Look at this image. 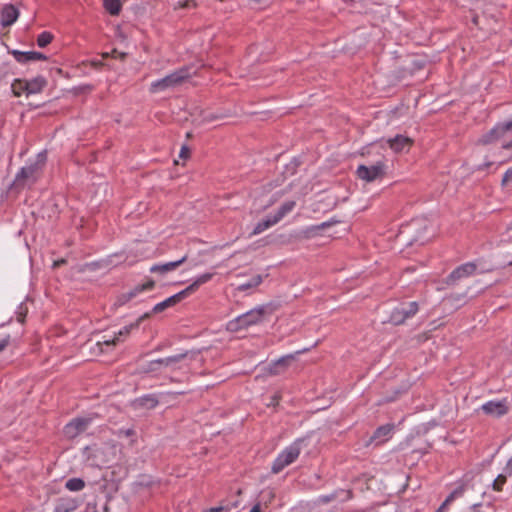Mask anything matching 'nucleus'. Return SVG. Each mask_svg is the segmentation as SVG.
Masks as SVG:
<instances>
[{
    "instance_id": "nucleus-23",
    "label": "nucleus",
    "mask_w": 512,
    "mask_h": 512,
    "mask_svg": "<svg viewBox=\"0 0 512 512\" xmlns=\"http://www.w3.org/2000/svg\"><path fill=\"white\" fill-rule=\"evenodd\" d=\"M411 388V383L409 381L401 382L399 385L391 387V395H387L385 400L387 402H393L398 399L401 395L407 393Z\"/></svg>"
},
{
    "instance_id": "nucleus-32",
    "label": "nucleus",
    "mask_w": 512,
    "mask_h": 512,
    "mask_svg": "<svg viewBox=\"0 0 512 512\" xmlns=\"http://www.w3.org/2000/svg\"><path fill=\"white\" fill-rule=\"evenodd\" d=\"M85 481L82 478H70L65 483V488L71 492H78L84 489Z\"/></svg>"
},
{
    "instance_id": "nucleus-53",
    "label": "nucleus",
    "mask_w": 512,
    "mask_h": 512,
    "mask_svg": "<svg viewBox=\"0 0 512 512\" xmlns=\"http://www.w3.org/2000/svg\"><path fill=\"white\" fill-rule=\"evenodd\" d=\"M508 229H512V222L510 223V225L508 226Z\"/></svg>"
},
{
    "instance_id": "nucleus-50",
    "label": "nucleus",
    "mask_w": 512,
    "mask_h": 512,
    "mask_svg": "<svg viewBox=\"0 0 512 512\" xmlns=\"http://www.w3.org/2000/svg\"><path fill=\"white\" fill-rule=\"evenodd\" d=\"M250 512H261L260 504L254 505Z\"/></svg>"
},
{
    "instance_id": "nucleus-25",
    "label": "nucleus",
    "mask_w": 512,
    "mask_h": 512,
    "mask_svg": "<svg viewBox=\"0 0 512 512\" xmlns=\"http://www.w3.org/2000/svg\"><path fill=\"white\" fill-rule=\"evenodd\" d=\"M134 403L141 408L153 409L159 404V401L154 394H146L137 398Z\"/></svg>"
},
{
    "instance_id": "nucleus-39",
    "label": "nucleus",
    "mask_w": 512,
    "mask_h": 512,
    "mask_svg": "<svg viewBox=\"0 0 512 512\" xmlns=\"http://www.w3.org/2000/svg\"><path fill=\"white\" fill-rule=\"evenodd\" d=\"M464 492V487L459 486L456 489H454L447 497H446V503H451L455 500L456 497L461 496Z\"/></svg>"
},
{
    "instance_id": "nucleus-11",
    "label": "nucleus",
    "mask_w": 512,
    "mask_h": 512,
    "mask_svg": "<svg viewBox=\"0 0 512 512\" xmlns=\"http://www.w3.org/2000/svg\"><path fill=\"white\" fill-rule=\"evenodd\" d=\"M509 402L507 398L501 400H490L481 406V410L489 416L500 418L509 411Z\"/></svg>"
},
{
    "instance_id": "nucleus-14",
    "label": "nucleus",
    "mask_w": 512,
    "mask_h": 512,
    "mask_svg": "<svg viewBox=\"0 0 512 512\" xmlns=\"http://www.w3.org/2000/svg\"><path fill=\"white\" fill-rule=\"evenodd\" d=\"M154 286H155V282L153 280H148L146 283L139 284V285L135 286L133 289H131L130 291L121 294L117 298L116 303L118 305H125L126 303H128L129 301H131L132 299L137 297L140 293H142L144 291L152 290L154 288Z\"/></svg>"
},
{
    "instance_id": "nucleus-24",
    "label": "nucleus",
    "mask_w": 512,
    "mask_h": 512,
    "mask_svg": "<svg viewBox=\"0 0 512 512\" xmlns=\"http://www.w3.org/2000/svg\"><path fill=\"white\" fill-rule=\"evenodd\" d=\"M214 274L207 272L197 276L193 282L184 289L187 295L195 292L201 285L209 282L213 278Z\"/></svg>"
},
{
    "instance_id": "nucleus-17",
    "label": "nucleus",
    "mask_w": 512,
    "mask_h": 512,
    "mask_svg": "<svg viewBox=\"0 0 512 512\" xmlns=\"http://www.w3.org/2000/svg\"><path fill=\"white\" fill-rule=\"evenodd\" d=\"M15 60L19 63L25 64L28 62L44 61L47 59L46 55L36 51H18L12 52Z\"/></svg>"
},
{
    "instance_id": "nucleus-20",
    "label": "nucleus",
    "mask_w": 512,
    "mask_h": 512,
    "mask_svg": "<svg viewBox=\"0 0 512 512\" xmlns=\"http://www.w3.org/2000/svg\"><path fill=\"white\" fill-rule=\"evenodd\" d=\"M187 354L188 352H184L173 356H168L165 358H159L158 363L160 364V366H162V369L169 368L172 370H176L180 368V366H177V364L180 363L183 359H185L187 357Z\"/></svg>"
},
{
    "instance_id": "nucleus-49",
    "label": "nucleus",
    "mask_w": 512,
    "mask_h": 512,
    "mask_svg": "<svg viewBox=\"0 0 512 512\" xmlns=\"http://www.w3.org/2000/svg\"><path fill=\"white\" fill-rule=\"evenodd\" d=\"M123 432L127 437L133 436L135 434V431L133 429H126Z\"/></svg>"
},
{
    "instance_id": "nucleus-13",
    "label": "nucleus",
    "mask_w": 512,
    "mask_h": 512,
    "mask_svg": "<svg viewBox=\"0 0 512 512\" xmlns=\"http://www.w3.org/2000/svg\"><path fill=\"white\" fill-rule=\"evenodd\" d=\"M308 350V348H304L302 350L295 352L294 354H287L278 358L277 360L271 363L269 368L270 373L274 375L282 373L296 359L297 355L307 352Z\"/></svg>"
},
{
    "instance_id": "nucleus-52",
    "label": "nucleus",
    "mask_w": 512,
    "mask_h": 512,
    "mask_svg": "<svg viewBox=\"0 0 512 512\" xmlns=\"http://www.w3.org/2000/svg\"><path fill=\"white\" fill-rule=\"evenodd\" d=\"M291 164H293V165H294V167H296V166L298 165V163H296V162H295V163H294V162H292Z\"/></svg>"
},
{
    "instance_id": "nucleus-54",
    "label": "nucleus",
    "mask_w": 512,
    "mask_h": 512,
    "mask_svg": "<svg viewBox=\"0 0 512 512\" xmlns=\"http://www.w3.org/2000/svg\"><path fill=\"white\" fill-rule=\"evenodd\" d=\"M481 504H474L473 505V508L477 507V506H480Z\"/></svg>"
},
{
    "instance_id": "nucleus-4",
    "label": "nucleus",
    "mask_w": 512,
    "mask_h": 512,
    "mask_svg": "<svg viewBox=\"0 0 512 512\" xmlns=\"http://www.w3.org/2000/svg\"><path fill=\"white\" fill-rule=\"evenodd\" d=\"M195 74V71H192V67L184 66L181 67L169 75L153 81L150 85V91L152 93H158L165 91L170 88H174L182 84L185 80L191 78Z\"/></svg>"
},
{
    "instance_id": "nucleus-40",
    "label": "nucleus",
    "mask_w": 512,
    "mask_h": 512,
    "mask_svg": "<svg viewBox=\"0 0 512 512\" xmlns=\"http://www.w3.org/2000/svg\"><path fill=\"white\" fill-rule=\"evenodd\" d=\"M333 224H334V222L326 221V222H322L320 224L312 226L309 230L311 232L317 233L318 231L324 230V229L330 227Z\"/></svg>"
},
{
    "instance_id": "nucleus-6",
    "label": "nucleus",
    "mask_w": 512,
    "mask_h": 512,
    "mask_svg": "<svg viewBox=\"0 0 512 512\" xmlns=\"http://www.w3.org/2000/svg\"><path fill=\"white\" fill-rule=\"evenodd\" d=\"M305 441V438H297L289 446L283 449L274 459L271 466V472L273 474H278L284 468L292 464L299 457Z\"/></svg>"
},
{
    "instance_id": "nucleus-28",
    "label": "nucleus",
    "mask_w": 512,
    "mask_h": 512,
    "mask_svg": "<svg viewBox=\"0 0 512 512\" xmlns=\"http://www.w3.org/2000/svg\"><path fill=\"white\" fill-rule=\"evenodd\" d=\"M351 497V491L350 490H341L338 492H334L330 495L320 496L319 501L322 503H327L335 499H339L340 501H346L349 500Z\"/></svg>"
},
{
    "instance_id": "nucleus-38",
    "label": "nucleus",
    "mask_w": 512,
    "mask_h": 512,
    "mask_svg": "<svg viewBox=\"0 0 512 512\" xmlns=\"http://www.w3.org/2000/svg\"><path fill=\"white\" fill-rule=\"evenodd\" d=\"M28 308L24 303H20L15 311L16 319L19 323H24Z\"/></svg>"
},
{
    "instance_id": "nucleus-36",
    "label": "nucleus",
    "mask_w": 512,
    "mask_h": 512,
    "mask_svg": "<svg viewBox=\"0 0 512 512\" xmlns=\"http://www.w3.org/2000/svg\"><path fill=\"white\" fill-rule=\"evenodd\" d=\"M508 476H509V475H508V474H506L505 472H504V473H502V474H499V475L496 477V479L493 481V483H492V489H493L494 491H497V492L502 491L503 486H504V484L506 483V481H507V477H508Z\"/></svg>"
},
{
    "instance_id": "nucleus-8",
    "label": "nucleus",
    "mask_w": 512,
    "mask_h": 512,
    "mask_svg": "<svg viewBox=\"0 0 512 512\" xmlns=\"http://www.w3.org/2000/svg\"><path fill=\"white\" fill-rule=\"evenodd\" d=\"M419 310V304L416 301L408 303H401L400 306L395 307L389 316V322L393 325H401L411 317H413Z\"/></svg>"
},
{
    "instance_id": "nucleus-34",
    "label": "nucleus",
    "mask_w": 512,
    "mask_h": 512,
    "mask_svg": "<svg viewBox=\"0 0 512 512\" xmlns=\"http://www.w3.org/2000/svg\"><path fill=\"white\" fill-rule=\"evenodd\" d=\"M25 84L26 80L15 79L13 81V83L11 84V90L14 96L19 97L23 93H26V89L24 88Z\"/></svg>"
},
{
    "instance_id": "nucleus-43",
    "label": "nucleus",
    "mask_w": 512,
    "mask_h": 512,
    "mask_svg": "<svg viewBox=\"0 0 512 512\" xmlns=\"http://www.w3.org/2000/svg\"><path fill=\"white\" fill-rule=\"evenodd\" d=\"M261 495L263 498H266V500H269V501L274 498V493L270 489L263 490L261 492Z\"/></svg>"
},
{
    "instance_id": "nucleus-18",
    "label": "nucleus",
    "mask_w": 512,
    "mask_h": 512,
    "mask_svg": "<svg viewBox=\"0 0 512 512\" xmlns=\"http://www.w3.org/2000/svg\"><path fill=\"white\" fill-rule=\"evenodd\" d=\"M186 260H187V255H184L183 257H181L180 259L175 260V261L155 264V265L150 267V272L151 273L166 274L168 272H171V271L175 270L177 267L182 265Z\"/></svg>"
},
{
    "instance_id": "nucleus-1",
    "label": "nucleus",
    "mask_w": 512,
    "mask_h": 512,
    "mask_svg": "<svg viewBox=\"0 0 512 512\" xmlns=\"http://www.w3.org/2000/svg\"><path fill=\"white\" fill-rule=\"evenodd\" d=\"M377 483V479L367 473L354 477V492L358 491L361 494L360 498L363 499V505L360 507L354 506V512H367L373 508ZM355 497L356 495L354 494Z\"/></svg>"
},
{
    "instance_id": "nucleus-33",
    "label": "nucleus",
    "mask_w": 512,
    "mask_h": 512,
    "mask_svg": "<svg viewBox=\"0 0 512 512\" xmlns=\"http://www.w3.org/2000/svg\"><path fill=\"white\" fill-rule=\"evenodd\" d=\"M506 160L505 159H493V160H489L487 157L485 159V162L483 164H480L478 166L475 167V171H484L486 169H489L493 166H495V170L498 169V167L500 165H502L503 163H505Z\"/></svg>"
},
{
    "instance_id": "nucleus-46",
    "label": "nucleus",
    "mask_w": 512,
    "mask_h": 512,
    "mask_svg": "<svg viewBox=\"0 0 512 512\" xmlns=\"http://www.w3.org/2000/svg\"><path fill=\"white\" fill-rule=\"evenodd\" d=\"M224 511H227V509L225 507L218 506V507H212L210 509H207L204 512H224Z\"/></svg>"
},
{
    "instance_id": "nucleus-3",
    "label": "nucleus",
    "mask_w": 512,
    "mask_h": 512,
    "mask_svg": "<svg viewBox=\"0 0 512 512\" xmlns=\"http://www.w3.org/2000/svg\"><path fill=\"white\" fill-rule=\"evenodd\" d=\"M497 142H501L502 149L512 148V119L498 122L477 140V144L480 145H490Z\"/></svg>"
},
{
    "instance_id": "nucleus-21",
    "label": "nucleus",
    "mask_w": 512,
    "mask_h": 512,
    "mask_svg": "<svg viewBox=\"0 0 512 512\" xmlns=\"http://www.w3.org/2000/svg\"><path fill=\"white\" fill-rule=\"evenodd\" d=\"M46 85V79L42 76H37L31 80H26L24 88L26 89V94L30 95L40 93Z\"/></svg>"
},
{
    "instance_id": "nucleus-29",
    "label": "nucleus",
    "mask_w": 512,
    "mask_h": 512,
    "mask_svg": "<svg viewBox=\"0 0 512 512\" xmlns=\"http://www.w3.org/2000/svg\"><path fill=\"white\" fill-rule=\"evenodd\" d=\"M137 326H138V324H131L129 326H124L123 328H121L118 331V333L112 339L104 340L103 343L108 346L115 345L118 342H120L121 337L127 336L130 333L131 329L136 328Z\"/></svg>"
},
{
    "instance_id": "nucleus-31",
    "label": "nucleus",
    "mask_w": 512,
    "mask_h": 512,
    "mask_svg": "<svg viewBox=\"0 0 512 512\" xmlns=\"http://www.w3.org/2000/svg\"><path fill=\"white\" fill-rule=\"evenodd\" d=\"M103 6L110 15H118L121 11L122 4L120 0H103Z\"/></svg>"
},
{
    "instance_id": "nucleus-48",
    "label": "nucleus",
    "mask_w": 512,
    "mask_h": 512,
    "mask_svg": "<svg viewBox=\"0 0 512 512\" xmlns=\"http://www.w3.org/2000/svg\"><path fill=\"white\" fill-rule=\"evenodd\" d=\"M450 503H446V499L444 500V502L439 506V508L435 511V512H443L444 509L447 507V505H449Z\"/></svg>"
},
{
    "instance_id": "nucleus-27",
    "label": "nucleus",
    "mask_w": 512,
    "mask_h": 512,
    "mask_svg": "<svg viewBox=\"0 0 512 512\" xmlns=\"http://www.w3.org/2000/svg\"><path fill=\"white\" fill-rule=\"evenodd\" d=\"M295 206V201H286L279 207L275 214H273V217L277 222H280L287 214H289L295 208Z\"/></svg>"
},
{
    "instance_id": "nucleus-5",
    "label": "nucleus",
    "mask_w": 512,
    "mask_h": 512,
    "mask_svg": "<svg viewBox=\"0 0 512 512\" xmlns=\"http://www.w3.org/2000/svg\"><path fill=\"white\" fill-rule=\"evenodd\" d=\"M267 312V306L261 305L255 307L236 318L227 322L226 328L230 332H238L247 329L252 325L260 323Z\"/></svg>"
},
{
    "instance_id": "nucleus-45",
    "label": "nucleus",
    "mask_w": 512,
    "mask_h": 512,
    "mask_svg": "<svg viewBox=\"0 0 512 512\" xmlns=\"http://www.w3.org/2000/svg\"><path fill=\"white\" fill-rule=\"evenodd\" d=\"M188 155H189V148L187 146H182L180 153H179V157L185 159L188 157Z\"/></svg>"
},
{
    "instance_id": "nucleus-7",
    "label": "nucleus",
    "mask_w": 512,
    "mask_h": 512,
    "mask_svg": "<svg viewBox=\"0 0 512 512\" xmlns=\"http://www.w3.org/2000/svg\"><path fill=\"white\" fill-rule=\"evenodd\" d=\"M393 430L394 424H385L379 426L375 429L371 436L358 440L356 443H354V450L369 448L370 446H373V448L380 446L391 438Z\"/></svg>"
},
{
    "instance_id": "nucleus-26",
    "label": "nucleus",
    "mask_w": 512,
    "mask_h": 512,
    "mask_svg": "<svg viewBox=\"0 0 512 512\" xmlns=\"http://www.w3.org/2000/svg\"><path fill=\"white\" fill-rule=\"evenodd\" d=\"M278 222L275 220L273 215H267L264 219L259 221L253 228L252 235H258L264 232L265 230L269 229L273 225L277 224Z\"/></svg>"
},
{
    "instance_id": "nucleus-10",
    "label": "nucleus",
    "mask_w": 512,
    "mask_h": 512,
    "mask_svg": "<svg viewBox=\"0 0 512 512\" xmlns=\"http://www.w3.org/2000/svg\"><path fill=\"white\" fill-rule=\"evenodd\" d=\"M477 270L476 262H466L456 267L446 278L447 285H455L460 280L472 276Z\"/></svg>"
},
{
    "instance_id": "nucleus-51",
    "label": "nucleus",
    "mask_w": 512,
    "mask_h": 512,
    "mask_svg": "<svg viewBox=\"0 0 512 512\" xmlns=\"http://www.w3.org/2000/svg\"><path fill=\"white\" fill-rule=\"evenodd\" d=\"M473 23H474V24H477V23H478V18H477V17H474V18H473Z\"/></svg>"
},
{
    "instance_id": "nucleus-2",
    "label": "nucleus",
    "mask_w": 512,
    "mask_h": 512,
    "mask_svg": "<svg viewBox=\"0 0 512 512\" xmlns=\"http://www.w3.org/2000/svg\"><path fill=\"white\" fill-rule=\"evenodd\" d=\"M46 160V151L39 152L33 162L28 163L17 172L13 185L16 187H25L35 184L42 173Z\"/></svg>"
},
{
    "instance_id": "nucleus-37",
    "label": "nucleus",
    "mask_w": 512,
    "mask_h": 512,
    "mask_svg": "<svg viewBox=\"0 0 512 512\" xmlns=\"http://www.w3.org/2000/svg\"><path fill=\"white\" fill-rule=\"evenodd\" d=\"M162 370V366L158 363V359L149 361L146 365L142 367V371L144 373H155Z\"/></svg>"
},
{
    "instance_id": "nucleus-41",
    "label": "nucleus",
    "mask_w": 512,
    "mask_h": 512,
    "mask_svg": "<svg viewBox=\"0 0 512 512\" xmlns=\"http://www.w3.org/2000/svg\"><path fill=\"white\" fill-rule=\"evenodd\" d=\"M510 183H512V168L507 169L506 172L504 173L501 185L505 187Z\"/></svg>"
},
{
    "instance_id": "nucleus-44",
    "label": "nucleus",
    "mask_w": 512,
    "mask_h": 512,
    "mask_svg": "<svg viewBox=\"0 0 512 512\" xmlns=\"http://www.w3.org/2000/svg\"><path fill=\"white\" fill-rule=\"evenodd\" d=\"M504 472L509 476H512V457L507 461L506 466L504 467Z\"/></svg>"
},
{
    "instance_id": "nucleus-15",
    "label": "nucleus",
    "mask_w": 512,
    "mask_h": 512,
    "mask_svg": "<svg viewBox=\"0 0 512 512\" xmlns=\"http://www.w3.org/2000/svg\"><path fill=\"white\" fill-rule=\"evenodd\" d=\"M20 16L19 9L13 4H5L0 9V24L3 28L13 25Z\"/></svg>"
},
{
    "instance_id": "nucleus-12",
    "label": "nucleus",
    "mask_w": 512,
    "mask_h": 512,
    "mask_svg": "<svg viewBox=\"0 0 512 512\" xmlns=\"http://www.w3.org/2000/svg\"><path fill=\"white\" fill-rule=\"evenodd\" d=\"M91 422L88 417L75 418L65 425L64 433L68 438H75L86 431Z\"/></svg>"
},
{
    "instance_id": "nucleus-47",
    "label": "nucleus",
    "mask_w": 512,
    "mask_h": 512,
    "mask_svg": "<svg viewBox=\"0 0 512 512\" xmlns=\"http://www.w3.org/2000/svg\"><path fill=\"white\" fill-rule=\"evenodd\" d=\"M425 62L421 60H415L413 61V66L416 69H422L424 67Z\"/></svg>"
},
{
    "instance_id": "nucleus-19",
    "label": "nucleus",
    "mask_w": 512,
    "mask_h": 512,
    "mask_svg": "<svg viewBox=\"0 0 512 512\" xmlns=\"http://www.w3.org/2000/svg\"><path fill=\"white\" fill-rule=\"evenodd\" d=\"M186 296H188V295L186 294V292L184 290H182V291L168 297L164 301L157 303L153 307L152 311H153V313H160V312L164 311L165 309L174 306L176 303L181 301Z\"/></svg>"
},
{
    "instance_id": "nucleus-16",
    "label": "nucleus",
    "mask_w": 512,
    "mask_h": 512,
    "mask_svg": "<svg viewBox=\"0 0 512 512\" xmlns=\"http://www.w3.org/2000/svg\"><path fill=\"white\" fill-rule=\"evenodd\" d=\"M389 147L396 153L408 151L413 144V140L407 136L397 134L387 140Z\"/></svg>"
},
{
    "instance_id": "nucleus-30",
    "label": "nucleus",
    "mask_w": 512,
    "mask_h": 512,
    "mask_svg": "<svg viewBox=\"0 0 512 512\" xmlns=\"http://www.w3.org/2000/svg\"><path fill=\"white\" fill-rule=\"evenodd\" d=\"M263 281V278L261 275L257 274L254 275L250 280H248L245 283L239 284L236 288L237 291L244 292L248 289L255 288L259 286Z\"/></svg>"
},
{
    "instance_id": "nucleus-9",
    "label": "nucleus",
    "mask_w": 512,
    "mask_h": 512,
    "mask_svg": "<svg viewBox=\"0 0 512 512\" xmlns=\"http://www.w3.org/2000/svg\"><path fill=\"white\" fill-rule=\"evenodd\" d=\"M386 168V164L382 160H378L371 165H359L356 174L360 179L372 182L377 179H382L386 175Z\"/></svg>"
},
{
    "instance_id": "nucleus-35",
    "label": "nucleus",
    "mask_w": 512,
    "mask_h": 512,
    "mask_svg": "<svg viewBox=\"0 0 512 512\" xmlns=\"http://www.w3.org/2000/svg\"><path fill=\"white\" fill-rule=\"evenodd\" d=\"M53 35L48 31H43L37 37V45L41 48L46 47L51 43Z\"/></svg>"
},
{
    "instance_id": "nucleus-22",
    "label": "nucleus",
    "mask_w": 512,
    "mask_h": 512,
    "mask_svg": "<svg viewBox=\"0 0 512 512\" xmlns=\"http://www.w3.org/2000/svg\"><path fill=\"white\" fill-rule=\"evenodd\" d=\"M78 502L75 499L72 498H60L55 507L53 512H73L77 509Z\"/></svg>"
},
{
    "instance_id": "nucleus-42",
    "label": "nucleus",
    "mask_w": 512,
    "mask_h": 512,
    "mask_svg": "<svg viewBox=\"0 0 512 512\" xmlns=\"http://www.w3.org/2000/svg\"><path fill=\"white\" fill-rule=\"evenodd\" d=\"M10 343V336L7 335L0 339V352L3 351Z\"/></svg>"
}]
</instances>
